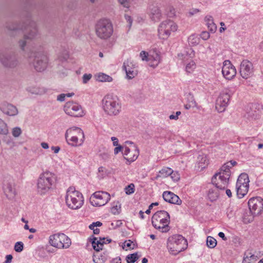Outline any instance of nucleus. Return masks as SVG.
<instances>
[{"label":"nucleus","mask_w":263,"mask_h":263,"mask_svg":"<svg viewBox=\"0 0 263 263\" xmlns=\"http://www.w3.org/2000/svg\"><path fill=\"white\" fill-rule=\"evenodd\" d=\"M28 24H23L21 25L12 23H8L6 25V27L8 29L11 31L25 30L29 31L27 34L24 35V39L21 40L18 42L19 46L23 51L24 50V47L27 44V40L34 39L37 35V29L36 23L30 20H28Z\"/></svg>","instance_id":"nucleus-1"},{"label":"nucleus","mask_w":263,"mask_h":263,"mask_svg":"<svg viewBox=\"0 0 263 263\" xmlns=\"http://www.w3.org/2000/svg\"><path fill=\"white\" fill-rule=\"evenodd\" d=\"M56 176L49 171L42 173L37 180V191L41 195H45L55 186Z\"/></svg>","instance_id":"nucleus-2"},{"label":"nucleus","mask_w":263,"mask_h":263,"mask_svg":"<svg viewBox=\"0 0 263 263\" xmlns=\"http://www.w3.org/2000/svg\"><path fill=\"white\" fill-rule=\"evenodd\" d=\"M170 215L164 210L156 212L152 217L153 226L162 233L167 232L170 230Z\"/></svg>","instance_id":"nucleus-3"},{"label":"nucleus","mask_w":263,"mask_h":263,"mask_svg":"<svg viewBox=\"0 0 263 263\" xmlns=\"http://www.w3.org/2000/svg\"><path fill=\"white\" fill-rule=\"evenodd\" d=\"M187 247V240L181 235H174L169 237L167 248L171 254L176 255Z\"/></svg>","instance_id":"nucleus-4"},{"label":"nucleus","mask_w":263,"mask_h":263,"mask_svg":"<svg viewBox=\"0 0 263 263\" xmlns=\"http://www.w3.org/2000/svg\"><path fill=\"white\" fill-rule=\"evenodd\" d=\"M104 111L109 116H116L121 110V105L117 97L107 95L102 100Z\"/></svg>","instance_id":"nucleus-5"},{"label":"nucleus","mask_w":263,"mask_h":263,"mask_svg":"<svg viewBox=\"0 0 263 263\" xmlns=\"http://www.w3.org/2000/svg\"><path fill=\"white\" fill-rule=\"evenodd\" d=\"M65 200L67 206L71 209H78L83 203L82 194L76 191L75 188L73 187H70L68 189Z\"/></svg>","instance_id":"nucleus-6"},{"label":"nucleus","mask_w":263,"mask_h":263,"mask_svg":"<svg viewBox=\"0 0 263 263\" xmlns=\"http://www.w3.org/2000/svg\"><path fill=\"white\" fill-rule=\"evenodd\" d=\"M29 63L38 72L43 71L47 67L48 58L42 52H32L29 57Z\"/></svg>","instance_id":"nucleus-7"},{"label":"nucleus","mask_w":263,"mask_h":263,"mask_svg":"<svg viewBox=\"0 0 263 263\" xmlns=\"http://www.w3.org/2000/svg\"><path fill=\"white\" fill-rule=\"evenodd\" d=\"M96 32L97 35L101 39L106 40L109 38L113 32L111 23L108 19H101L96 25Z\"/></svg>","instance_id":"nucleus-8"},{"label":"nucleus","mask_w":263,"mask_h":263,"mask_svg":"<svg viewBox=\"0 0 263 263\" xmlns=\"http://www.w3.org/2000/svg\"><path fill=\"white\" fill-rule=\"evenodd\" d=\"M65 138L67 142H72V146L80 145L82 144L84 139V134L83 130L79 127H72L68 129L65 134ZM70 144L69 142H68Z\"/></svg>","instance_id":"nucleus-9"},{"label":"nucleus","mask_w":263,"mask_h":263,"mask_svg":"<svg viewBox=\"0 0 263 263\" xmlns=\"http://www.w3.org/2000/svg\"><path fill=\"white\" fill-rule=\"evenodd\" d=\"M0 61L4 67L9 68H16L21 63L18 53L14 51L1 53Z\"/></svg>","instance_id":"nucleus-10"},{"label":"nucleus","mask_w":263,"mask_h":263,"mask_svg":"<svg viewBox=\"0 0 263 263\" xmlns=\"http://www.w3.org/2000/svg\"><path fill=\"white\" fill-rule=\"evenodd\" d=\"M49 243L56 248H67L71 243V240L64 234H54L50 236Z\"/></svg>","instance_id":"nucleus-11"},{"label":"nucleus","mask_w":263,"mask_h":263,"mask_svg":"<svg viewBox=\"0 0 263 263\" xmlns=\"http://www.w3.org/2000/svg\"><path fill=\"white\" fill-rule=\"evenodd\" d=\"M110 194L106 192L98 191L90 198V202L93 206H101L106 204L110 200Z\"/></svg>","instance_id":"nucleus-12"},{"label":"nucleus","mask_w":263,"mask_h":263,"mask_svg":"<svg viewBox=\"0 0 263 263\" xmlns=\"http://www.w3.org/2000/svg\"><path fill=\"white\" fill-rule=\"evenodd\" d=\"M64 110L66 114L74 117H82L84 115L81 106L73 102H67L64 106Z\"/></svg>","instance_id":"nucleus-13"},{"label":"nucleus","mask_w":263,"mask_h":263,"mask_svg":"<svg viewBox=\"0 0 263 263\" xmlns=\"http://www.w3.org/2000/svg\"><path fill=\"white\" fill-rule=\"evenodd\" d=\"M177 29V25L171 20H166L162 22L159 25L158 33L160 35L164 36L163 38L167 37L171 32H174Z\"/></svg>","instance_id":"nucleus-14"},{"label":"nucleus","mask_w":263,"mask_h":263,"mask_svg":"<svg viewBox=\"0 0 263 263\" xmlns=\"http://www.w3.org/2000/svg\"><path fill=\"white\" fill-rule=\"evenodd\" d=\"M249 213L259 215L263 212V199L260 197H252L248 201Z\"/></svg>","instance_id":"nucleus-15"},{"label":"nucleus","mask_w":263,"mask_h":263,"mask_svg":"<svg viewBox=\"0 0 263 263\" xmlns=\"http://www.w3.org/2000/svg\"><path fill=\"white\" fill-rule=\"evenodd\" d=\"M147 14L152 21H159L162 17V13L159 4L156 2L150 3L147 9Z\"/></svg>","instance_id":"nucleus-16"},{"label":"nucleus","mask_w":263,"mask_h":263,"mask_svg":"<svg viewBox=\"0 0 263 263\" xmlns=\"http://www.w3.org/2000/svg\"><path fill=\"white\" fill-rule=\"evenodd\" d=\"M230 95L228 92H223L220 94L216 101L215 107L219 112L224 111L228 105Z\"/></svg>","instance_id":"nucleus-17"},{"label":"nucleus","mask_w":263,"mask_h":263,"mask_svg":"<svg viewBox=\"0 0 263 263\" xmlns=\"http://www.w3.org/2000/svg\"><path fill=\"white\" fill-rule=\"evenodd\" d=\"M253 64L248 60H243L240 66V74L244 79H248L253 75Z\"/></svg>","instance_id":"nucleus-18"},{"label":"nucleus","mask_w":263,"mask_h":263,"mask_svg":"<svg viewBox=\"0 0 263 263\" xmlns=\"http://www.w3.org/2000/svg\"><path fill=\"white\" fill-rule=\"evenodd\" d=\"M232 167L230 165L229 162L224 163L221 167L219 174H220V177L222 178L223 181V185L222 187H224V186L227 184L229 183V179L231 176L230 168ZM221 187V185L220 186Z\"/></svg>","instance_id":"nucleus-19"},{"label":"nucleus","mask_w":263,"mask_h":263,"mask_svg":"<svg viewBox=\"0 0 263 263\" xmlns=\"http://www.w3.org/2000/svg\"><path fill=\"white\" fill-rule=\"evenodd\" d=\"M3 190L8 199H12L14 198L16 192L14 188V183L12 179H10L4 181Z\"/></svg>","instance_id":"nucleus-20"},{"label":"nucleus","mask_w":263,"mask_h":263,"mask_svg":"<svg viewBox=\"0 0 263 263\" xmlns=\"http://www.w3.org/2000/svg\"><path fill=\"white\" fill-rule=\"evenodd\" d=\"M162 197L163 199L170 203L180 205L182 203V200L176 194L171 191H165L163 193Z\"/></svg>","instance_id":"nucleus-21"},{"label":"nucleus","mask_w":263,"mask_h":263,"mask_svg":"<svg viewBox=\"0 0 263 263\" xmlns=\"http://www.w3.org/2000/svg\"><path fill=\"white\" fill-rule=\"evenodd\" d=\"M0 109L3 113L8 116H14L18 114V110L16 106L7 102L1 104Z\"/></svg>","instance_id":"nucleus-22"},{"label":"nucleus","mask_w":263,"mask_h":263,"mask_svg":"<svg viewBox=\"0 0 263 263\" xmlns=\"http://www.w3.org/2000/svg\"><path fill=\"white\" fill-rule=\"evenodd\" d=\"M105 238H100L98 240V238L93 235H91L89 238L88 240L91 242L93 249L96 252H100V250L103 249L104 244L107 243L105 241Z\"/></svg>","instance_id":"nucleus-23"},{"label":"nucleus","mask_w":263,"mask_h":263,"mask_svg":"<svg viewBox=\"0 0 263 263\" xmlns=\"http://www.w3.org/2000/svg\"><path fill=\"white\" fill-rule=\"evenodd\" d=\"M236 69L234 67H229L227 66H223L222 73L223 77L228 80H231L236 74Z\"/></svg>","instance_id":"nucleus-24"},{"label":"nucleus","mask_w":263,"mask_h":263,"mask_svg":"<svg viewBox=\"0 0 263 263\" xmlns=\"http://www.w3.org/2000/svg\"><path fill=\"white\" fill-rule=\"evenodd\" d=\"M139 155V151L136 145H133V148H132V151L126 157L124 156V159L128 162H132L135 161Z\"/></svg>","instance_id":"nucleus-25"},{"label":"nucleus","mask_w":263,"mask_h":263,"mask_svg":"<svg viewBox=\"0 0 263 263\" xmlns=\"http://www.w3.org/2000/svg\"><path fill=\"white\" fill-rule=\"evenodd\" d=\"M222 178L220 177V174L218 173H216L212 178V183L213 185H214L216 188L224 190L228 186V184H227L224 187L222 188V186H220L223 185V181H222Z\"/></svg>","instance_id":"nucleus-26"},{"label":"nucleus","mask_w":263,"mask_h":263,"mask_svg":"<svg viewBox=\"0 0 263 263\" xmlns=\"http://www.w3.org/2000/svg\"><path fill=\"white\" fill-rule=\"evenodd\" d=\"M250 110L247 111L246 117L249 120H255L259 118L260 116V112L259 110H256V108L255 105L253 104L250 107Z\"/></svg>","instance_id":"nucleus-27"},{"label":"nucleus","mask_w":263,"mask_h":263,"mask_svg":"<svg viewBox=\"0 0 263 263\" xmlns=\"http://www.w3.org/2000/svg\"><path fill=\"white\" fill-rule=\"evenodd\" d=\"M108 253L107 251L103 254L96 252L93 255V261L95 263H104L107 259Z\"/></svg>","instance_id":"nucleus-28"},{"label":"nucleus","mask_w":263,"mask_h":263,"mask_svg":"<svg viewBox=\"0 0 263 263\" xmlns=\"http://www.w3.org/2000/svg\"><path fill=\"white\" fill-rule=\"evenodd\" d=\"M237 195L239 198H241L248 193L249 186L247 185L236 184Z\"/></svg>","instance_id":"nucleus-29"},{"label":"nucleus","mask_w":263,"mask_h":263,"mask_svg":"<svg viewBox=\"0 0 263 263\" xmlns=\"http://www.w3.org/2000/svg\"><path fill=\"white\" fill-rule=\"evenodd\" d=\"M208 162L206 157L204 154H201L198 155L197 159V164L199 168H200L202 170L205 168L208 165Z\"/></svg>","instance_id":"nucleus-30"},{"label":"nucleus","mask_w":263,"mask_h":263,"mask_svg":"<svg viewBox=\"0 0 263 263\" xmlns=\"http://www.w3.org/2000/svg\"><path fill=\"white\" fill-rule=\"evenodd\" d=\"M123 69L124 70L126 73L127 78L128 79H132L134 78L137 74V71L131 68L128 65H126L124 62L123 65Z\"/></svg>","instance_id":"nucleus-31"},{"label":"nucleus","mask_w":263,"mask_h":263,"mask_svg":"<svg viewBox=\"0 0 263 263\" xmlns=\"http://www.w3.org/2000/svg\"><path fill=\"white\" fill-rule=\"evenodd\" d=\"M249 179L248 174L246 173L241 174L237 180L236 183L238 184L241 185H247V186H249Z\"/></svg>","instance_id":"nucleus-32"},{"label":"nucleus","mask_w":263,"mask_h":263,"mask_svg":"<svg viewBox=\"0 0 263 263\" xmlns=\"http://www.w3.org/2000/svg\"><path fill=\"white\" fill-rule=\"evenodd\" d=\"M172 173H173V170L170 167H164L159 172V174L157 175L156 178H164L170 176Z\"/></svg>","instance_id":"nucleus-33"},{"label":"nucleus","mask_w":263,"mask_h":263,"mask_svg":"<svg viewBox=\"0 0 263 263\" xmlns=\"http://www.w3.org/2000/svg\"><path fill=\"white\" fill-rule=\"evenodd\" d=\"M96 80L99 82H110L112 81V78L110 76L104 73H99L97 76H96Z\"/></svg>","instance_id":"nucleus-34"},{"label":"nucleus","mask_w":263,"mask_h":263,"mask_svg":"<svg viewBox=\"0 0 263 263\" xmlns=\"http://www.w3.org/2000/svg\"><path fill=\"white\" fill-rule=\"evenodd\" d=\"M256 214H253L252 212L249 213V211L245 212L243 216V221L245 223H250L253 221L254 217Z\"/></svg>","instance_id":"nucleus-35"},{"label":"nucleus","mask_w":263,"mask_h":263,"mask_svg":"<svg viewBox=\"0 0 263 263\" xmlns=\"http://www.w3.org/2000/svg\"><path fill=\"white\" fill-rule=\"evenodd\" d=\"M200 39L195 34L190 35L188 38V42L190 45L195 46L199 44Z\"/></svg>","instance_id":"nucleus-36"},{"label":"nucleus","mask_w":263,"mask_h":263,"mask_svg":"<svg viewBox=\"0 0 263 263\" xmlns=\"http://www.w3.org/2000/svg\"><path fill=\"white\" fill-rule=\"evenodd\" d=\"M139 258L137 253L130 254L126 257L127 263H134Z\"/></svg>","instance_id":"nucleus-37"},{"label":"nucleus","mask_w":263,"mask_h":263,"mask_svg":"<svg viewBox=\"0 0 263 263\" xmlns=\"http://www.w3.org/2000/svg\"><path fill=\"white\" fill-rule=\"evenodd\" d=\"M8 133V129L6 123L0 119V134L7 135Z\"/></svg>","instance_id":"nucleus-38"},{"label":"nucleus","mask_w":263,"mask_h":263,"mask_svg":"<svg viewBox=\"0 0 263 263\" xmlns=\"http://www.w3.org/2000/svg\"><path fill=\"white\" fill-rule=\"evenodd\" d=\"M256 257V256H255L254 254H252L251 253H245L243 256L242 263H250L251 260L255 259Z\"/></svg>","instance_id":"nucleus-39"},{"label":"nucleus","mask_w":263,"mask_h":263,"mask_svg":"<svg viewBox=\"0 0 263 263\" xmlns=\"http://www.w3.org/2000/svg\"><path fill=\"white\" fill-rule=\"evenodd\" d=\"M206 245L210 248H214L217 245L216 240L211 236H208L206 238Z\"/></svg>","instance_id":"nucleus-40"},{"label":"nucleus","mask_w":263,"mask_h":263,"mask_svg":"<svg viewBox=\"0 0 263 263\" xmlns=\"http://www.w3.org/2000/svg\"><path fill=\"white\" fill-rule=\"evenodd\" d=\"M160 57L158 54H156L155 57L153 56V58L149 62V65L151 67H156L160 62Z\"/></svg>","instance_id":"nucleus-41"},{"label":"nucleus","mask_w":263,"mask_h":263,"mask_svg":"<svg viewBox=\"0 0 263 263\" xmlns=\"http://www.w3.org/2000/svg\"><path fill=\"white\" fill-rule=\"evenodd\" d=\"M140 56L142 61H151L153 58L152 55H148V53L145 51H142L140 53Z\"/></svg>","instance_id":"nucleus-42"},{"label":"nucleus","mask_w":263,"mask_h":263,"mask_svg":"<svg viewBox=\"0 0 263 263\" xmlns=\"http://www.w3.org/2000/svg\"><path fill=\"white\" fill-rule=\"evenodd\" d=\"M69 57L67 50H64L59 55L58 58L60 61L63 62L66 61Z\"/></svg>","instance_id":"nucleus-43"},{"label":"nucleus","mask_w":263,"mask_h":263,"mask_svg":"<svg viewBox=\"0 0 263 263\" xmlns=\"http://www.w3.org/2000/svg\"><path fill=\"white\" fill-rule=\"evenodd\" d=\"M195 63L192 61L186 65L185 69L187 72L190 73L195 68Z\"/></svg>","instance_id":"nucleus-44"},{"label":"nucleus","mask_w":263,"mask_h":263,"mask_svg":"<svg viewBox=\"0 0 263 263\" xmlns=\"http://www.w3.org/2000/svg\"><path fill=\"white\" fill-rule=\"evenodd\" d=\"M125 193L127 195H130L134 193L135 185L133 183H130L125 188Z\"/></svg>","instance_id":"nucleus-45"},{"label":"nucleus","mask_w":263,"mask_h":263,"mask_svg":"<svg viewBox=\"0 0 263 263\" xmlns=\"http://www.w3.org/2000/svg\"><path fill=\"white\" fill-rule=\"evenodd\" d=\"M24 248V244L21 241H18L15 243L14 249L16 252H21L23 251Z\"/></svg>","instance_id":"nucleus-46"},{"label":"nucleus","mask_w":263,"mask_h":263,"mask_svg":"<svg viewBox=\"0 0 263 263\" xmlns=\"http://www.w3.org/2000/svg\"><path fill=\"white\" fill-rule=\"evenodd\" d=\"M187 101L189 104L197 106V103L194 99V96L191 93H189L186 97Z\"/></svg>","instance_id":"nucleus-47"},{"label":"nucleus","mask_w":263,"mask_h":263,"mask_svg":"<svg viewBox=\"0 0 263 263\" xmlns=\"http://www.w3.org/2000/svg\"><path fill=\"white\" fill-rule=\"evenodd\" d=\"M12 135L14 137H18L22 133V130L21 128L18 127H15L12 129Z\"/></svg>","instance_id":"nucleus-48"},{"label":"nucleus","mask_w":263,"mask_h":263,"mask_svg":"<svg viewBox=\"0 0 263 263\" xmlns=\"http://www.w3.org/2000/svg\"><path fill=\"white\" fill-rule=\"evenodd\" d=\"M207 25L211 32H215L216 31L217 26L213 21H211L210 23L207 24Z\"/></svg>","instance_id":"nucleus-49"},{"label":"nucleus","mask_w":263,"mask_h":263,"mask_svg":"<svg viewBox=\"0 0 263 263\" xmlns=\"http://www.w3.org/2000/svg\"><path fill=\"white\" fill-rule=\"evenodd\" d=\"M170 176L174 181H178L180 179L179 174L177 172H174L173 171Z\"/></svg>","instance_id":"nucleus-50"},{"label":"nucleus","mask_w":263,"mask_h":263,"mask_svg":"<svg viewBox=\"0 0 263 263\" xmlns=\"http://www.w3.org/2000/svg\"><path fill=\"white\" fill-rule=\"evenodd\" d=\"M92 77V75L91 74H87V73H85L83 75V83L84 84H86L87 83L89 80Z\"/></svg>","instance_id":"nucleus-51"},{"label":"nucleus","mask_w":263,"mask_h":263,"mask_svg":"<svg viewBox=\"0 0 263 263\" xmlns=\"http://www.w3.org/2000/svg\"><path fill=\"white\" fill-rule=\"evenodd\" d=\"M111 213L114 214H119L120 212V206L118 207V205H114L111 209Z\"/></svg>","instance_id":"nucleus-52"},{"label":"nucleus","mask_w":263,"mask_h":263,"mask_svg":"<svg viewBox=\"0 0 263 263\" xmlns=\"http://www.w3.org/2000/svg\"><path fill=\"white\" fill-rule=\"evenodd\" d=\"M122 225V222L121 220H117L115 223L111 222V226L112 227L113 229H115L118 228L120 227Z\"/></svg>","instance_id":"nucleus-53"},{"label":"nucleus","mask_w":263,"mask_h":263,"mask_svg":"<svg viewBox=\"0 0 263 263\" xmlns=\"http://www.w3.org/2000/svg\"><path fill=\"white\" fill-rule=\"evenodd\" d=\"M200 36L203 40H206L209 38L210 34L206 31H203L201 33Z\"/></svg>","instance_id":"nucleus-54"},{"label":"nucleus","mask_w":263,"mask_h":263,"mask_svg":"<svg viewBox=\"0 0 263 263\" xmlns=\"http://www.w3.org/2000/svg\"><path fill=\"white\" fill-rule=\"evenodd\" d=\"M119 3L122 5L123 7L128 8L129 7L130 3H129L127 0H118Z\"/></svg>","instance_id":"nucleus-55"},{"label":"nucleus","mask_w":263,"mask_h":263,"mask_svg":"<svg viewBox=\"0 0 263 263\" xmlns=\"http://www.w3.org/2000/svg\"><path fill=\"white\" fill-rule=\"evenodd\" d=\"M116 147L114 149V154L115 155L118 154L120 152L122 151L123 148V147L120 145H118V146H116Z\"/></svg>","instance_id":"nucleus-56"},{"label":"nucleus","mask_w":263,"mask_h":263,"mask_svg":"<svg viewBox=\"0 0 263 263\" xmlns=\"http://www.w3.org/2000/svg\"><path fill=\"white\" fill-rule=\"evenodd\" d=\"M125 18L126 20L127 21V22L128 23L129 27H131V26L132 25V22H133L132 17L130 16H129L127 14H125Z\"/></svg>","instance_id":"nucleus-57"},{"label":"nucleus","mask_w":263,"mask_h":263,"mask_svg":"<svg viewBox=\"0 0 263 263\" xmlns=\"http://www.w3.org/2000/svg\"><path fill=\"white\" fill-rule=\"evenodd\" d=\"M13 256L11 254L7 255L6 256V260L4 263H10L12 261Z\"/></svg>","instance_id":"nucleus-58"},{"label":"nucleus","mask_w":263,"mask_h":263,"mask_svg":"<svg viewBox=\"0 0 263 263\" xmlns=\"http://www.w3.org/2000/svg\"><path fill=\"white\" fill-rule=\"evenodd\" d=\"M131 151H132V148H130L128 147L125 146L124 151V152L122 153L124 157V156L126 157L128 154H129V153H130V152Z\"/></svg>","instance_id":"nucleus-59"},{"label":"nucleus","mask_w":263,"mask_h":263,"mask_svg":"<svg viewBox=\"0 0 263 263\" xmlns=\"http://www.w3.org/2000/svg\"><path fill=\"white\" fill-rule=\"evenodd\" d=\"M66 97V95L64 93H61L57 97V100L60 102L64 101L65 100V98Z\"/></svg>","instance_id":"nucleus-60"},{"label":"nucleus","mask_w":263,"mask_h":263,"mask_svg":"<svg viewBox=\"0 0 263 263\" xmlns=\"http://www.w3.org/2000/svg\"><path fill=\"white\" fill-rule=\"evenodd\" d=\"M132 241L130 240H128V241H125L124 243V246H123V248L124 249L125 247L127 248H131Z\"/></svg>","instance_id":"nucleus-61"},{"label":"nucleus","mask_w":263,"mask_h":263,"mask_svg":"<svg viewBox=\"0 0 263 263\" xmlns=\"http://www.w3.org/2000/svg\"><path fill=\"white\" fill-rule=\"evenodd\" d=\"M199 11V10L198 9H193L189 11V14L190 16H192L194 14L198 12Z\"/></svg>","instance_id":"nucleus-62"},{"label":"nucleus","mask_w":263,"mask_h":263,"mask_svg":"<svg viewBox=\"0 0 263 263\" xmlns=\"http://www.w3.org/2000/svg\"><path fill=\"white\" fill-rule=\"evenodd\" d=\"M111 140L113 142L114 146H118V139L115 137H112L111 138Z\"/></svg>","instance_id":"nucleus-63"},{"label":"nucleus","mask_w":263,"mask_h":263,"mask_svg":"<svg viewBox=\"0 0 263 263\" xmlns=\"http://www.w3.org/2000/svg\"><path fill=\"white\" fill-rule=\"evenodd\" d=\"M205 21L206 22V23H210L211 21H213V19L212 16L211 15H208L206 16L205 17Z\"/></svg>","instance_id":"nucleus-64"}]
</instances>
